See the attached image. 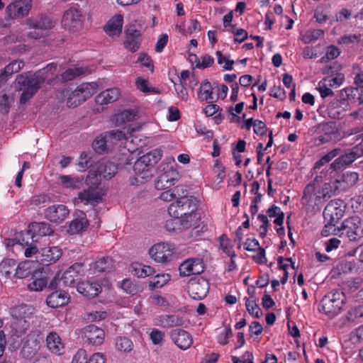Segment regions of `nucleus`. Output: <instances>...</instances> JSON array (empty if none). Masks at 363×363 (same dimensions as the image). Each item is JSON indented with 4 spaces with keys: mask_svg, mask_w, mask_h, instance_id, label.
I'll use <instances>...</instances> for the list:
<instances>
[{
    "mask_svg": "<svg viewBox=\"0 0 363 363\" xmlns=\"http://www.w3.org/2000/svg\"><path fill=\"white\" fill-rule=\"evenodd\" d=\"M23 35L30 39H39L44 36L45 32L54 26V23L46 16L30 18L24 23Z\"/></svg>",
    "mask_w": 363,
    "mask_h": 363,
    "instance_id": "5",
    "label": "nucleus"
},
{
    "mask_svg": "<svg viewBox=\"0 0 363 363\" xmlns=\"http://www.w3.org/2000/svg\"><path fill=\"white\" fill-rule=\"evenodd\" d=\"M16 262L13 259H6L0 263V272L7 278L13 277Z\"/></svg>",
    "mask_w": 363,
    "mask_h": 363,
    "instance_id": "46",
    "label": "nucleus"
},
{
    "mask_svg": "<svg viewBox=\"0 0 363 363\" xmlns=\"http://www.w3.org/2000/svg\"><path fill=\"white\" fill-rule=\"evenodd\" d=\"M199 216L196 211L189 213L186 216H184L179 219L180 225L184 229H188L192 227H196L198 224Z\"/></svg>",
    "mask_w": 363,
    "mask_h": 363,
    "instance_id": "45",
    "label": "nucleus"
},
{
    "mask_svg": "<svg viewBox=\"0 0 363 363\" xmlns=\"http://www.w3.org/2000/svg\"><path fill=\"white\" fill-rule=\"evenodd\" d=\"M198 98L201 101L211 103L213 101L212 86L209 82H204L201 84L198 92Z\"/></svg>",
    "mask_w": 363,
    "mask_h": 363,
    "instance_id": "41",
    "label": "nucleus"
},
{
    "mask_svg": "<svg viewBox=\"0 0 363 363\" xmlns=\"http://www.w3.org/2000/svg\"><path fill=\"white\" fill-rule=\"evenodd\" d=\"M175 248L169 243H157L149 250V255L155 262L164 263L168 262L174 253Z\"/></svg>",
    "mask_w": 363,
    "mask_h": 363,
    "instance_id": "14",
    "label": "nucleus"
},
{
    "mask_svg": "<svg viewBox=\"0 0 363 363\" xmlns=\"http://www.w3.org/2000/svg\"><path fill=\"white\" fill-rule=\"evenodd\" d=\"M170 337L174 343L182 350H186L190 347L193 342L191 335L186 330L182 329H174L171 331Z\"/></svg>",
    "mask_w": 363,
    "mask_h": 363,
    "instance_id": "24",
    "label": "nucleus"
},
{
    "mask_svg": "<svg viewBox=\"0 0 363 363\" xmlns=\"http://www.w3.org/2000/svg\"><path fill=\"white\" fill-rule=\"evenodd\" d=\"M33 310L32 306L25 304L17 306L11 309V315L16 320L13 327L16 330H18L21 333L28 328L27 319L33 314Z\"/></svg>",
    "mask_w": 363,
    "mask_h": 363,
    "instance_id": "12",
    "label": "nucleus"
},
{
    "mask_svg": "<svg viewBox=\"0 0 363 363\" xmlns=\"http://www.w3.org/2000/svg\"><path fill=\"white\" fill-rule=\"evenodd\" d=\"M161 173L155 182V188L158 190L168 189L175 184L179 179L178 172L172 167L167 166L163 167Z\"/></svg>",
    "mask_w": 363,
    "mask_h": 363,
    "instance_id": "18",
    "label": "nucleus"
},
{
    "mask_svg": "<svg viewBox=\"0 0 363 363\" xmlns=\"http://www.w3.org/2000/svg\"><path fill=\"white\" fill-rule=\"evenodd\" d=\"M31 6V0H15L6 7V13L13 18H23L28 14Z\"/></svg>",
    "mask_w": 363,
    "mask_h": 363,
    "instance_id": "20",
    "label": "nucleus"
},
{
    "mask_svg": "<svg viewBox=\"0 0 363 363\" xmlns=\"http://www.w3.org/2000/svg\"><path fill=\"white\" fill-rule=\"evenodd\" d=\"M363 318V306H358L350 309L346 314L342 316L340 320L343 325L350 323L357 324L362 321Z\"/></svg>",
    "mask_w": 363,
    "mask_h": 363,
    "instance_id": "34",
    "label": "nucleus"
},
{
    "mask_svg": "<svg viewBox=\"0 0 363 363\" xmlns=\"http://www.w3.org/2000/svg\"><path fill=\"white\" fill-rule=\"evenodd\" d=\"M91 71L82 67H74L67 69L62 75V80L70 81L75 77L89 73Z\"/></svg>",
    "mask_w": 363,
    "mask_h": 363,
    "instance_id": "48",
    "label": "nucleus"
},
{
    "mask_svg": "<svg viewBox=\"0 0 363 363\" xmlns=\"http://www.w3.org/2000/svg\"><path fill=\"white\" fill-rule=\"evenodd\" d=\"M84 25V18L80 9L75 7H70L67 9L62 16V27L72 33L79 32Z\"/></svg>",
    "mask_w": 363,
    "mask_h": 363,
    "instance_id": "9",
    "label": "nucleus"
},
{
    "mask_svg": "<svg viewBox=\"0 0 363 363\" xmlns=\"http://www.w3.org/2000/svg\"><path fill=\"white\" fill-rule=\"evenodd\" d=\"M104 330L94 325H89L82 330V338L85 343L92 345H101L104 340Z\"/></svg>",
    "mask_w": 363,
    "mask_h": 363,
    "instance_id": "15",
    "label": "nucleus"
},
{
    "mask_svg": "<svg viewBox=\"0 0 363 363\" xmlns=\"http://www.w3.org/2000/svg\"><path fill=\"white\" fill-rule=\"evenodd\" d=\"M114 267L113 260L111 257H102L90 265L91 274L110 272Z\"/></svg>",
    "mask_w": 363,
    "mask_h": 363,
    "instance_id": "35",
    "label": "nucleus"
},
{
    "mask_svg": "<svg viewBox=\"0 0 363 363\" xmlns=\"http://www.w3.org/2000/svg\"><path fill=\"white\" fill-rule=\"evenodd\" d=\"M88 225V221L82 213V217L77 218L72 220L69 225L67 232L71 235L77 234L84 230Z\"/></svg>",
    "mask_w": 363,
    "mask_h": 363,
    "instance_id": "42",
    "label": "nucleus"
},
{
    "mask_svg": "<svg viewBox=\"0 0 363 363\" xmlns=\"http://www.w3.org/2000/svg\"><path fill=\"white\" fill-rule=\"evenodd\" d=\"M53 233L50 224L42 223H33L29 225V229L27 231L21 232L22 241H25L24 237L28 239H37L38 236H50Z\"/></svg>",
    "mask_w": 363,
    "mask_h": 363,
    "instance_id": "17",
    "label": "nucleus"
},
{
    "mask_svg": "<svg viewBox=\"0 0 363 363\" xmlns=\"http://www.w3.org/2000/svg\"><path fill=\"white\" fill-rule=\"evenodd\" d=\"M83 272L82 264L75 263L69 267L63 274H57L50 281L49 286L52 289L72 287Z\"/></svg>",
    "mask_w": 363,
    "mask_h": 363,
    "instance_id": "7",
    "label": "nucleus"
},
{
    "mask_svg": "<svg viewBox=\"0 0 363 363\" xmlns=\"http://www.w3.org/2000/svg\"><path fill=\"white\" fill-rule=\"evenodd\" d=\"M13 101L12 97L6 94H0V111L6 113L9 112L11 104Z\"/></svg>",
    "mask_w": 363,
    "mask_h": 363,
    "instance_id": "57",
    "label": "nucleus"
},
{
    "mask_svg": "<svg viewBox=\"0 0 363 363\" xmlns=\"http://www.w3.org/2000/svg\"><path fill=\"white\" fill-rule=\"evenodd\" d=\"M71 363H89L86 352L84 350H79L73 356Z\"/></svg>",
    "mask_w": 363,
    "mask_h": 363,
    "instance_id": "62",
    "label": "nucleus"
},
{
    "mask_svg": "<svg viewBox=\"0 0 363 363\" xmlns=\"http://www.w3.org/2000/svg\"><path fill=\"white\" fill-rule=\"evenodd\" d=\"M47 274L43 272H35L31 277L28 289L34 291H40L48 286Z\"/></svg>",
    "mask_w": 363,
    "mask_h": 363,
    "instance_id": "31",
    "label": "nucleus"
},
{
    "mask_svg": "<svg viewBox=\"0 0 363 363\" xmlns=\"http://www.w3.org/2000/svg\"><path fill=\"white\" fill-rule=\"evenodd\" d=\"M317 89L323 98H325L333 94V91L328 87V82H325L324 79L319 82L318 87Z\"/></svg>",
    "mask_w": 363,
    "mask_h": 363,
    "instance_id": "63",
    "label": "nucleus"
},
{
    "mask_svg": "<svg viewBox=\"0 0 363 363\" xmlns=\"http://www.w3.org/2000/svg\"><path fill=\"white\" fill-rule=\"evenodd\" d=\"M61 256L62 250L58 247H46L42 248L37 255V262L48 265L56 262Z\"/></svg>",
    "mask_w": 363,
    "mask_h": 363,
    "instance_id": "23",
    "label": "nucleus"
},
{
    "mask_svg": "<svg viewBox=\"0 0 363 363\" xmlns=\"http://www.w3.org/2000/svg\"><path fill=\"white\" fill-rule=\"evenodd\" d=\"M342 228L350 240H356L363 234L359 216H352L345 219L342 223Z\"/></svg>",
    "mask_w": 363,
    "mask_h": 363,
    "instance_id": "21",
    "label": "nucleus"
},
{
    "mask_svg": "<svg viewBox=\"0 0 363 363\" xmlns=\"http://www.w3.org/2000/svg\"><path fill=\"white\" fill-rule=\"evenodd\" d=\"M320 130L322 134L319 138L322 143L337 142L341 138L340 131L333 122L322 124Z\"/></svg>",
    "mask_w": 363,
    "mask_h": 363,
    "instance_id": "25",
    "label": "nucleus"
},
{
    "mask_svg": "<svg viewBox=\"0 0 363 363\" xmlns=\"http://www.w3.org/2000/svg\"><path fill=\"white\" fill-rule=\"evenodd\" d=\"M77 291L88 298H94L101 291V286L97 283L82 281L77 286Z\"/></svg>",
    "mask_w": 363,
    "mask_h": 363,
    "instance_id": "29",
    "label": "nucleus"
},
{
    "mask_svg": "<svg viewBox=\"0 0 363 363\" xmlns=\"http://www.w3.org/2000/svg\"><path fill=\"white\" fill-rule=\"evenodd\" d=\"M135 84L138 89L144 93L156 92L155 89L149 87L147 84V81L142 77H138L136 79Z\"/></svg>",
    "mask_w": 363,
    "mask_h": 363,
    "instance_id": "60",
    "label": "nucleus"
},
{
    "mask_svg": "<svg viewBox=\"0 0 363 363\" xmlns=\"http://www.w3.org/2000/svg\"><path fill=\"white\" fill-rule=\"evenodd\" d=\"M140 33L137 30L134 33H128L124 43L125 48L130 52H136L140 47Z\"/></svg>",
    "mask_w": 363,
    "mask_h": 363,
    "instance_id": "44",
    "label": "nucleus"
},
{
    "mask_svg": "<svg viewBox=\"0 0 363 363\" xmlns=\"http://www.w3.org/2000/svg\"><path fill=\"white\" fill-rule=\"evenodd\" d=\"M69 215V210L65 205L54 204L45 211V218L51 223L60 224L65 220Z\"/></svg>",
    "mask_w": 363,
    "mask_h": 363,
    "instance_id": "16",
    "label": "nucleus"
},
{
    "mask_svg": "<svg viewBox=\"0 0 363 363\" xmlns=\"http://www.w3.org/2000/svg\"><path fill=\"white\" fill-rule=\"evenodd\" d=\"M140 118L137 109H128L114 115L113 120L118 126H123L127 133L130 134L140 129L141 126L137 123H132Z\"/></svg>",
    "mask_w": 363,
    "mask_h": 363,
    "instance_id": "11",
    "label": "nucleus"
},
{
    "mask_svg": "<svg viewBox=\"0 0 363 363\" xmlns=\"http://www.w3.org/2000/svg\"><path fill=\"white\" fill-rule=\"evenodd\" d=\"M102 196L103 193L101 190H99L97 188L90 187L80 192L78 194L77 199L85 204L97 203L101 201Z\"/></svg>",
    "mask_w": 363,
    "mask_h": 363,
    "instance_id": "26",
    "label": "nucleus"
},
{
    "mask_svg": "<svg viewBox=\"0 0 363 363\" xmlns=\"http://www.w3.org/2000/svg\"><path fill=\"white\" fill-rule=\"evenodd\" d=\"M337 180L330 182L327 179L323 180L321 176H317L312 183L305 188L303 200L311 204H321L330 198L337 189Z\"/></svg>",
    "mask_w": 363,
    "mask_h": 363,
    "instance_id": "2",
    "label": "nucleus"
},
{
    "mask_svg": "<svg viewBox=\"0 0 363 363\" xmlns=\"http://www.w3.org/2000/svg\"><path fill=\"white\" fill-rule=\"evenodd\" d=\"M363 156V144H359L352 147L349 152L338 157L330 164V168L334 171H338L345 168L357 159Z\"/></svg>",
    "mask_w": 363,
    "mask_h": 363,
    "instance_id": "13",
    "label": "nucleus"
},
{
    "mask_svg": "<svg viewBox=\"0 0 363 363\" xmlns=\"http://www.w3.org/2000/svg\"><path fill=\"white\" fill-rule=\"evenodd\" d=\"M197 206V201L193 196H182L170 204L168 213L170 216L179 219L189 213L196 211Z\"/></svg>",
    "mask_w": 363,
    "mask_h": 363,
    "instance_id": "8",
    "label": "nucleus"
},
{
    "mask_svg": "<svg viewBox=\"0 0 363 363\" xmlns=\"http://www.w3.org/2000/svg\"><path fill=\"white\" fill-rule=\"evenodd\" d=\"M170 280V275L168 274H157L149 283L151 289L162 287Z\"/></svg>",
    "mask_w": 363,
    "mask_h": 363,
    "instance_id": "50",
    "label": "nucleus"
},
{
    "mask_svg": "<svg viewBox=\"0 0 363 363\" xmlns=\"http://www.w3.org/2000/svg\"><path fill=\"white\" fill-rule=\"evenodd\" d=\"M204 269L201 259L196 258L187 259L179 266V274L182 277H189L191 274H199Z\"/></svg>",
    "mask_w": 363,
    "mask_h": 363,
    "instance_id": "22",
    "label": "nucleus"
},
{
    "mask_svg": "<svg viewBox=\"0 0 363 363\" xmlns=\"http://www.w3.org/2000/svg\"><path fill=\"white\" fill-rule=\"evenodd\" d=\"M218 63L222 66L225 70H232L234 60H231L228 55H223L220 51H217L216 53Z\"/></svg>",
    "mask_w": 363,
    "mask_h": 363,
    "instance_id": "52",
    "label": "nucleus"
},
{
    "mask_svg": "<svg viewBox=\"0 0 363 363\" xmlns=\"http://www.w3.org/2000/svg\"><path fill=\"white\" fill-rule=\"evenodd\" d=\"M160 159L161 154L157 150L150 151L138 159L133 165L136 180L143 183L152 177V169Z\"/></svg>",
    "mask_w": 363,
    "mask_h": 363,
    "instance_id": "4",
    "label": "nucleus"
},
{
    "mask_svg": "<svg viewBox=\"0 0 363 363\" xmlns=\"http://www.w3.org/2000/svg\"><path fill=\"white\" fill-rule=\"evenodd\" d=\"M350 339L354 344L363 342V325L357 328L350 333Z\"/></svg>",
    "mask_w": 363,
    "mask_h": 363,
    "instance_id": "59",
    "label": "nucleus"
},
{
    "mask_svg": "<svg viewBox=\"0 0 363 363\" xmlns=\"http://www.w3.org/2000/svg\"><path fill=\"white\" fill-rule=\"evenodd\" d=\"M92 146L95 152L99 154L104 153L112 147L106 133L97 136L94 140Z\"/></svg>",
    "mask_w": 363,
    "mask_h": 363,
    "instance_id": "38",
    "label": "nucleus"
},
{
    "mask_svg": "<svg viewBox=\"0 0 363 363\" xmlns=\"http://www.w3.org/2000/svg\"><path fill=\"white\" fill-rule=\"evenodd\" d=\"M174 91L177 94V96L183 101H187L189 99V94L188 91L183 84V83L181 82V79L179 80V82L174 83Z\"/></svg>",
    "mask_w": 363,
    "mask_h": 363,
    "instance_id": "55",
    "label": "nucleus"
},
{
    "mask_svg": "<svg viewBox=\"0 0 363 363\" xmlns=\"http://www.w3.org/2000/svg\"><path fill=\"white\" fill-rule=\"evenodd\" d=\"M179 187L177 186L173 189H170L162 192L160 198L161 200L164 201H170L177 197V194H179Z\"/></svg>",
    "mask_w": 363,
    "mask_h": 363,
    "instance_id": "61",
    "label": "nucleus"
},
{
    "mask_svg": "<svg viewBox=\"0 0 363 363\" xmlns=\"http://www.w3.org/2000/svg\"><path fill=\"white\" fill-rule=\"evenodd\" d=\"M25 241H22V236L21 233L19 235L18 237V242L21 245H24L26 247L24 250V255L26 257H35V259L37 260V255L40 253V251H39L38 247H37V242L38 239H28L27 238L24 237Z\"/></svg>",
    "mask_w": 363,
    "mask_h": 363,
    "instance_id": "36",
    "label": "nucleus"
},
{
    "mask_svg": "<svg viewBox=\"0 0 363 363\" xmlns=\"http://www.w3.org/2000/svg\"><path fill=\"white\" fill-rule=\"evenodd\" d=\"M23 67V62L22 61H13L8 65L3 72L0 74V82L7 80L9 76L13 74L19 72Z\"/></svg>",
    "mask_w": 363,
    "mask_h": 363,
    "instance_id": "43",
    "label": "nucleus"
},
{
    "mask_svg": "<svg viewBox=\"0 0 363 363\" xmlns=\"http://www.w3.org/2000/svg\"><path fill=\"white\" fill-rule=\"evenodd\" d=\"M246 309L247 312L252 316L259 318L261 314V309L256 303L255 301L251 298H247L245 302Z\"/></svg>",
    "mask_w": 363,
    "mask_h": 363,
    "instance_id": "54",
    "label": "nucleus"
},
{
    "mask_svg": "<svg viewBox=\"0 0 363 363\" xmlns=\"http://www.w3.org/2000/svg\"><path fill=\"white\" fill-rule=\"evenodd\" d=\"M56 72V65L50 63L35 73L27 72L18 75L16 83L18 89L23 91L20 103L24 104L29 101L45 82L52 84Z\"/></svg>",
    "mask_w": 363,
    "mask_h": 363,
    "instance_id": "1",
    "label": "nucleus"
},
{
    "mask_svg": "<svg viewBox=\"0 0 363 363\" xmlns=\"http://www.w3.org/2000/svg\"><path fill=\"white\" fill-rule=\"evenodd\" d=\"M83 177H72L71 175H60L58 177V183L64 189L74 190L79 189L83 186Z\"/></svg>",
    "mask_w": 363,
    "mask_h": 363,
    "instance_id": "32",
    "label": "nucleus"
},
{
    "mask_svg": "<svg viewBox=\"0 0 363 363\" xmlns=\"http://www.w3.org/2000/svg\"><path fill=\"white\" fill-rule=\"evenodd\" d=\"M97 84L94 82L83 83L69 95L67 101L69 107H76L96 92Z\"/></svg>",
    "mask_w": 363,
    "mask_h": 363,
    "instance_id": "10",
    "label": "nucleus"
},
{
    "mask_svg": "<svg viewBox=\"0 0 363 363\" xmlns=\"http://www.w3.org/2000/svg\"><path fill=\"white\" fill-rule=\"evenodd\" d=\"M188 292L194 299L201 300L206 297L209 290L208 282L203 278L191 279L188 283Z\"/></svg>",
    "mask_w": 363,
    "mask_h": 363,
    "instance_id": "19",
    "label": "nucleus"
},
{
    "mask_svg": "<svg viewBox=\"0 0 363 363\" xmlns=\"http://www.w3.org/2000/svg\"><path fill=\"white\" fill-rule=\"evenodd\" d=\"M344 213L345 206L342 200H332L328 203L323 211L326 223L322 233L323 235H328L330 230L335 227L344 216Z\"/></svg>",
    "mask_w": 363,
    "mask_h": 363,
    "instance_id": "6",
    "label": "nucleus"
},
{
    "mask_svg": "<svg viewBox=\"0 0 363 363\" xmlns=\"http://www.w3.org/2000/svg\"><path fill=\"white\" fill-rule=\"evenodd\" d=\"M220 245L223 252L227 254L230 257H235V254L233 251L230 241L228 238H224L223 236L220 237Z\"/></svg>",
    "mask_w": 363,
    "mask_h": 363,
    "instance_id": "58",
    "label": "nucleus"
},
{
    "mask_svg": "<svg viewBox=\"0 0 363 363\" xmlns=\"http://www.w3.org/2000/svg\"><path fill=\"white\" fill-rule=\"evenodd\" d=\"M117 165L112 162H106L101 163L98 167V174L104 179H110L117 172Z\"/></svg>",
    "mask_w": 363,
    "mask_h": 363,
    "instance_id": "39",
    "label": "nucleus"
},
{
    "mask_svg": "<svg viewBox=\"0 0 363 363\" xmlns=\"http://www.w3.org/2000/svg\"><path fill=\"white\" fill-rule=\"evenodd\" d=\"M89 165V161L88 159V154L86 152H82L79 157V161L77 162L78 170L79 172H84Z\"/></svg>",
    "mask_w": 363,
    "mask_h": 363,
    "instance_id": "64",
    "label": "nucleus"
},
{
    "mask_svg": "<svg viewBox=\"0 0 363 363\" xmlns=\"http://www.w3.org/2000/svg\"><path fill=\"white\" fill-rule=\"evenodd\" d=\"M341 152V149L335 148L326 155L323 156L318 161L315 162V168H320L321 166L330 162L333 158L337 157Z\"/></svg>",
    "mask_w": 363,
    "mask_h": 363,
    "instance_id": "53",
    "label": "nucleus"
},
{
    "mask_svg": "<svg viewBox=\"0 0 363 363\" xmlns=\"http://www.w3.org/2000/svg\"><path fill=\"white\" fill-rule=\"evenodd\" d=\"M108 139H109L111 144L112 147L113 145H115L117 142L121 141V140H125V146L128 147L127 143L128 141V138L126 135V133L123 130H111L109 132H106Z\"/></svg>",
    "mask_w": 363,
    "mask_h": 363,
    "instance_id": "51",
    "label": "nucleus"
},
{
    "mask_svg": "<svg viewBox=\"0 0 363 363\" xmlns=\"http://www.w3.org/2000/svg\"><path fill=\"white\" fill-rule=\"evenodd\" d=\"M325 82H328L329 86L339 87L344 82L345 76L342 73H337L333 77H325L323 79Z\"/></svg>",
    "mask_w": 363,
    "mask_h": 363,
    "instance_id": "56",
    "label": "nucleus"
},
{
    "mask_svg": "<svg viewBox=\"0 0 363 363\" xmlns=\"http://www.w3.org/2000/svg\"><path fill=\"white\" fill-rule=\"evenodd\" d=\"M69 296L64 291H55L49 295L46 302L48 306L51 308L61 307L67 304L69 301Z\"/></svg>",
    "mask_w": 363,
    "mask_h": 363,
    "instance_id": "33",
    "label": "nucleus"
},
{
    "mask_svg": "<svg viewBox=\"0 0 363 363\" xmlns=\"http://www.w3.org/2000/svg\"><path fill=\"white\" fill-rule=\"evenodd\" d=\"M47 347L53 354L60 355L63 354L65 345L60 337L54 332L50 333L46 338Z\"/></svg>",
    "mask_w": 363,
    "mask_h": 363,
    "instance_id": "27",
    "label": "nucleus"
},
{
    "mask_svg": "<svg viewBox=\"0 0 363 363\" xmlns=\"http://www.w3.org/2000/svg\"><path fill=\"white\" fill-rule=\"evenodd\" d=\"M183 324V320L175 315H162L155 319V325L166 328L179 326Z\"/></svg>",
    "mask_w": 363,
    "mask_h": 363,
    "instance_id": "37",
    "label": "nucleus"
},
{
    "mask_svg": "<svg viewBox=\"0 0 363 363\" xmlns=\"http://www.w3.org/2000/svg\"><path fill=\"white\" fill-rule=\"evenodd\" d=\"M123 17L121 14H115L106 24L105 31L109 36H118L122 30Z\"/></svg>",
    "mask_w": 363,
    "mask_h": 363,
    "instance_id": "28",
    "label": "nucleus"
},
{
    "mask_svg": "<svg viewBox=\"0 0 363 363\" xmlns=\"http://www.w3.org/2000/svg\"><path fill=\"white\" fill-rule=\"evenodd\" d=\"M121 96L118 88L107 89L99 94L96 97V103L99 105H106L116 101Z\"/></svg>",
    "mask_w": 363,
    "mask_h": 363,
    "instance_id": "30",
    "label": "nucleus"
},
{
    "mask_svg": "<svg viewBox=\"0 0 363 363\" xmlns=\"http://www.w3.org/2000/svg\"><path fill=\"white\" fill-rule=\"evenodd\" d=\"M131 272L138 277L145 278L155 273V270L150 266L135 262L131 265Z\"/></svg>",
    "mask_w": 363,
    "mask_h": 363,
    "instance_id": "40",
    "label": "nucleus"
},
{
    "mask_svg": "<svg viewBox=\"0 0 363 363\" xmlns=\"http://www.w3.org/2000/svg\"><path fill=\"white\" fill-rule=\"evenodd\" d=\"M32 262L30 261H24L20 262L18 266H15V273L13 277L23 279L28 277L31 272Z\"/></svg>",
    "mask_w": 363,
    "mask_h": 363,
    "instance_id": "47",
    "label": "nucleus"
},
{
    "mask_svg": "<svg viewBox=\"0 0 363 363\" xmlns=\"http://www.w3.org/2000/svg\"><path fill=\"white\" fill-rule=\"evenodd\" d=\"M115 346L118 351L124 353L130 352L133 347L132 341L125 337H117L116 339Z\"/></svg>",
    "mask_w": 363,
    "mask_h": 363,
    "instance_id": "49",
    "label": "nucleus"
},
{
    "mask_svg": "<svg viewBox=\"0 0 363 363\" xmlns=\"http://www.w3.org/2000/svg\"><path fill=\"white\" fill-rule=\"evenodd\" d=\"M345 303L346 296L343 291H332L322 298L318 310L330 318H333L342 311Z\"/></svg>",
    "mask_w": 363,
    "mask_h": 363,
    "instance_id": "3",
    "label": "nucleus"
}]
</instances>
